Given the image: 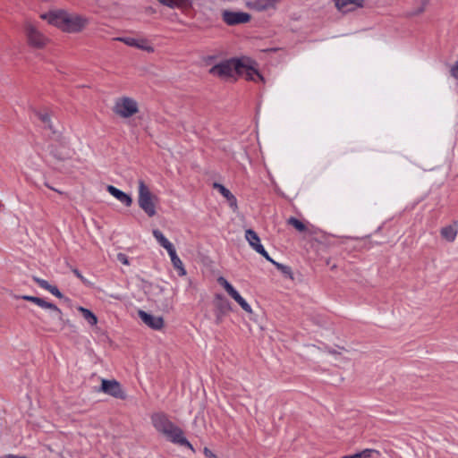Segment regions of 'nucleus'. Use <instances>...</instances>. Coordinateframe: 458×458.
I'll return each mask as SVG.
<instances>
[{
    "instance_id": "1",
    "label": "nucleus",
    "mask_w": 458,
    "mask_h": 458,
    "mask_svg": "<svg viewBox=\"0 0 458 458\" xmlns=\"http://www.w3.org/2000/svg\"><path fill=\"white\" fill-rule=\"evenodd\" d=\"M40 18L67 33L81 32L89 24V20L85 16L64 10L50 11L42 13Z\"/></svg>"
},
{
    "instance_id": "2",
    "label": "nucleus",
    "mask_w": 458,
    "mask_h": 458,
    "mask_svg": "<svg viewBox=\"0 0 458 458\" xmlns=\"http://www.w3.org/2000/svg\"><path fill=\"white\" fill-rule=\"evenodd\" d=\"M151 421L154 428L168 440L193 450L191 444L183 437L182 430L175 426L165 413L157 412L153 414Z\"/></svg>"
},
{
    "instance_id": "3",
    "label": "nucleus",
    "mask_w": 458,
    "mask_h": 458,
    "mask_svg": "<svg viewBox=\"0 0 458 458\" xmlns=\"http://www.w3.org/2000/svg\"><path fill=\"white\" fill-rule=\"evenodd\" d=\"M36 116L43 124V129L48 131L47 137L50 141H56L61 147H67V138L62 133L58 124H55L52 119L51 113L47 109L34 111Z\"/></svg>"
},
{
    "instance_id": "4",
    "label": "nucleus",
    "mask_w": 458,
    "mask_h": 458,
    "mask_svg": "<svg viewBox=\"0 0 458 458\" xmlns=\"http://www.w3.org/2000/svg\"><path fill=\"white\" fill-rule=\"evenodd\" d=\"M157 202V196L152 193V191L143 180H139L138 204L139 207L147 214L148 216L152 217L157 214L156 206Z\"/></svg>"
},
{
    "instance_id": "5",
    "label": "nucleus",
    "mask_w": 458,
    "mask_h": 458,
    "mask_svg": "<svg viewBox=\"0 0 458 458\" xmlns=\"http://www.w3.org/2000/svg\"><path fill=\"white\" fill-rule=\"evenodd\" d=\"M242 60L232 58L223 61L209 69V73L226 80L234 77L241 71Z\"/></svg>"
},
{
    "instance_id": "6",
    "label": "nucleus",
    "mask_w": 458,
    "mask_h": 458,
    "mask_svg": "<svg viewBox=\"0 0 458 458\" xmlns=\"http://www.w3.org/2000/svg\"><path fill=\"white\" fill-rule=\"evenodd\" d=\"M113 111L122 118H130L139 112V106L133 98L122 97L115 100Z\"/></svg>"
},
{
    "instance_id": "7",
    "label": "nucleus",
    "mask_w": 458,
    "mask_h": 458,
    "mask_svg": "<svg viewBox=\"0 0 458 458\" xmlns=\"http://www.w3.org/2000/svg\"><path fill=\"white\" fill-rule=\"evenodd\" d=\"M28 44L35 48H43L49 39L31 22L27 21L24 26Z\"/></svg>"
},
{
    "instance_id": "8",
    "label": "nucleus",
    "mask_w": 458,
    "mask_h": 458,
    "mask_svg": "<svg viewBox=\"0 0 458 458\" xmlns=\"http://www.w3.org/2000/svg\"><path fill=\"white\" fill-rule=\"evenodd\" d=\"M51 312L42 318L44 324V329L48 332H59L62 331L66 324V321L63 318V312L56 306L55 310H49Z\"/></svg>"
},
{
    "instance_id": "9",
    "label": "nucleus",
    "mask_w": 458,
    "mask_h": 458,
    "mask_svg": "<svg viewBox=\"0 0 458 458\" xmlns=\"http://www.w3.org/2000/svg\"><path fill=\"white\" fill-rule=\"evenodd\" d=\"M213 305L215 308V321L216 324L219 325L224 317L231 310V303L224 295L216 293L213 300Z\"/></svg>"
},
{
    "instance_id": "10",
    "label": "nucleus",
    "mask_w": 458,
    "mask_h": 458,
    "mask_svg": "<svg viewBox=\"0 0 458 458\" xmlns=\"http://www.w3.org/2000/svg\"><path fill=\"white\" fill-rule=\"evenodd\" d=\"M217 283L225 288L226 293L241 306V308L248 313H251L252 310L249 303L240 295L233 286L223 276L217 278Z\"/></svg>"
},
{
    "instance_id": "11",
    "label": "nucleus",
    "mask_w": 458,
    "mask_h": 458,
    "mask_svg": "<svg viewBox=\"0 0 458 458\" xmlns=\"http://www.w3.org/2000/svg\"><path fill=\"white\" fill-rule=\"evenodd\" d=\"M101 390L115 398L124 399L125 394L116 380L102 379Z\"/></svg>"
},
{
    "instance_id": "12",
    "label": "nucleus",
    "mask_w": 458,
    "mask_h": 458,
    "mask_svg": "<svg viewBox=\"0 0 458 458\" xmlns=\"http://www.w3.org/2000/svg\"><path fill=\"white\" fill-rule=\"evenodd\" d=\"M50 154L58 160H65L72 157L73 151L70 148L69 140H67V147L64 148L56 141H51L48 146Z\"/></svg>"
},
{
    "instance_id": "13",
    "label": "nucleus",
    "mask_w": 458,
    "mask_h": 458,
    "mask_svg": "<svg viewBox=\"0 0 458 458\" xmlns=\"http://www.w3.org/2000/svg\"><path fill=\"white\" fill-rule=\"evenodd\" d=\"M223 20L228 25H236L248 22L250 20V15L242 12L225 11Z\"/></svg>"
},
{
    "instance_id": "14",
    "label": "nucleus",
    "mask_w": 458,
    "mask_h": 458,
    "mask_svg": "<svg viewBox=\"0 0 458 458\" xmlns=\"http://www.w3.org/2000/svg\"><path fill=\"white\" fill-rule=\"evenodd\" d=\"M140 319L150 328L155 330H160L164 327V319L159 316H153L143 310L138 312Z\"/></svg>"
},
{
    "instance_id": "15",
    "label": "nucleus",
    "mask_w": 458,
    "mask_h": 458,
    "mask_svg": "<svg viewBox=\"0 0 458 458\" xmlns=\"http://www.w3.org/2000/svg\"><path fill=\"white\" fill-rule=\"evenodd\" d=\"M241 71L237 72V75L244 76L246 80L253 81L255 82H265L264 77L255 68L244 64L242 61Z\"/></svg>"
},
{
    "instance_id": "16",
    "label": "nucleus",
    "mask_w": 458,
    "mask_h": 458,
    "mask_svg": "<svg viewBox=\"0 0 458 458\" xmlns=\"http://www.w3.org/2000/svg\"><path fill=\"white\" fill-rule=\"evenodd\" d=\"M335 7L342 13H349L360 8L364 0H334Z\"/></svg>"
},
{
    "instance_id": "17",
    "label": "nucleus",
    "mask_w": 458,
    "mask_h": 458,
    "mask_svg": "<svg viewBox=\"0 0 458 458\" xmlns=\"http://www.w3.org/2000/svg\"><path fill=\"white\" fill-rule=\"evenodd\" d=\"M106 191L126 207H130L132 204L131 197L121 190L115 188L114 186L107 185Z\"/></svg>"
},
{
    "instance_id": "18",
    "label": "nucleus",
    "mask_w": 458,
    "mask_h": 458,
    "mask_svg": "<svg viewBox=\"0 0 458 458\" xmlns=\"http://www.w3.org/2000/svg\"><path fill=\"white\" fill-rule=\"evenodd\" d=\"M213 187L215 189H216L226 199L230 208L235 211L237 209L238 206H237V199L234 197V195L232 194V192L228 189H226L224 185H222L218 182H214Z\"/></svg>"
},
{
    "instance_id": "19",
    "label": "nucleus",
    "mask_w": 458,
    "mask_h": 458,
    "mask_svg": "<svg viewBox=\"0 0 458 458\" xmlns=\"http://www.w3.org/2000/svg\"><path fill=\"white\" fill-rule=\"evenodd\" d=\"M32 280L42 289L48 291L53 295L59 299H63V293L58 290V288L55 285L50 284L47 280L41 279L36 276H32Z\"/></svg>"
},
{
    "instance_id": "20",
    "label": "nucleus",
    "mask_w": 458,
    "mask_h": 458,
    "mask_svg": "<svg viewBox=\"0 0 458 458\" xmlns=\"http://www.w3.org/2000/svg\"><path fill=\"white\" fill-rule=\"evenodd\" d=\"M14 298H16V299H22V300L33 302L36 305H38V306H39V307H41L43 309H47V310H55L56 309V305L55 304L48 302V301H47L44 299L39 298V297L30 296V295H21V296L15 295Z\"/></svg>"
},
{
    "instance_id": "21",
    "label": "nucleus",
    "mask_w": 458,
    "mask_h": 458,
    "mask_svg": "<svg viewBox=\"0 0 458 458\" xmlns=\"http://www.w3.org/2000/svg\"><path fill=\"white\" fill-rule=\"evenodd\" d=\"M167 252L171 258V262H172L174 267L178 270V275L181 276H185L186 270L183 267L182 260L177 256L175 249L174 248V249H172V250H169Z\"/></svg>"
},
{
    "instance_id": "22",
    "label": "nucleus",
    "mask_w": 458,
    "mask_h": 458,
    "mask_svg": "<svg viewBox=\"0 0 458 458\" xmlns=\"http://www.w3.org/2000/svg\"><path fill=\"white\" fill-rule=\"evenodd\" d=\"M153 236L157 241V242L167 251L172 250L174 249V245L165 237V235L158 229H154Z\"/></svg>"
},
{
    "instance_id": "23",
    "label": "nucleus",
    "mask_w": 458,
    "mask_h": 458,
    "mask_svg": "<svg viewBox=\"0 0 458 458\" xmlns=\"http://www.w3.org/2000/svg\"><path fill=\"white\" fill-rule=\"evenodd\" d=\"M77 310L81 313L83 318L89 326L93 327L98 324V318L91 310L81 306L78 307Z\"/></svg>"
},
{
    "instance_id": "24",
    "label": "nucleus",
    "mask_w": 458,
    "mask_h": 458,
    "mask_svg": "<svg viewBox=\"0 0 458 458\" xmlns=\"http://www.w3.org/2000/svg\"><path fill=\"white\" fill-rule=\"evenodd\" d=\"M441 235L448 242H454L457 235V228L454 225H448L441 229Z\"/></svg>"
},
{
    "instance_id": "25",
    "label": "nucleus",
    "mask_w": 458,
    "mask_h": 458,
    "mask_svg": "<svg viewBox=\"0 0 458 458\" xmlns=\"http://www.w3.org/2000/svg\"><path fill=\"white\" fill-rule=\"evenodd\" d=\"M245 238L250 243V245L256 250L258 245H262L260 243V239L256 232L251 229H248L245 232Z\"/></svg>"
},
{
    "instance_id": "26",
    "label": "nucleus",
    "mask_w": 458,
    "mask_h": 458,
    "mask_svg": "<svg viewBox=\"0 0 458 458\" xmlns=\"http://www.w3.org/2000/svg\"><path fill=\"white\" fill-rule=\"evenodd\" d=\"M160 4L174 8V7H182L190 3V0H157Z\"/></svg>"
},
{
    "instance_id": "27",
    "label": "nucleus",
    "mask_w": 458,
    "mask_h": 458,
    "mask_svg": "<svg viewBox=\"0 0 458 458\" xmlns=\"http://www.w3.org/2000/svg\"><path fill=\"white\" fill-rule=\"evenodd\" d=\"M373 454H378V452L374 449H365L360 453L346 455L342 458H370Z\"/></svg>"
},
{
    "instance_id": "28",
    "label": "nucleus",
    "mask_w": 458,
    "mask_h": 458,
    "mask_svg": "<svg viewBox=\"0 0 458 458\" xmlns=\"http://www.w3.org/2000/svg\"><path fill=\"white\" fill-rule=\"evenodd\" d=\"M287 223L288 225H293L299 232H304L306 230V225L301 221L295 217H290L287 220Z\"/></svg>"
},
{
    "instance_id": "29",
    "label": "nucleus",
    "mask_w": 458,
    "mask_h": 458,
    "mask_svg": "<svg viewBox=\"0 0 458 458\" xmlns=\"http://www.w3.org/2000/svg\"><path fill=\"white\" fill-rule=\"evenodd\" d=\"M136 48L147 51L148 53L154 52V47L148 45V40L145 38L138 39Z\"/></svg>"
},
{
    "instance_id": "30",
    "label": "nucleus",
    "mask_w": 458,
    "mask_h": 458,
    "mask_svg": "<svg viewBox=\"0 0 458 458\" xmlns=\"http://www.w3.org/2000/svg\"><path fill=\"white\" fill-rule=\"evenodd\" d=\"M114 40H117V41H120V42H123L124 44H126L127 46H130V47H136V44H137V41L138 39L136 38H123V37H118V38H114Z\"/></svg>"
},
{
    "instance_id": "31",
    "label": "nucleus",
    "mask_w": 458,
    "mask_h": 458,
    "mask_svg": "<svg viewBox=\"0 0 458 458\" xmlns=\"http://www.w3.org/2000/svg\"><path fill=\"white\" fill-rule=\"evenodd\" d=\"M272 263L284 275H287L292 277V269L290 267L277 263L276 261H272Z\"/></svg>"
},
{
    "instance_id": "32",
    "label": "nucleus",
    "mask_w": 458,
    "mask_h": 458,
    "mask_svg": "<svg viewBox=\"0 0 458 458\" xmlns=\"http://www.w3.org/2000/svg\"><path fill=\"white\" fill-rule=\"evenodd\" d=\"M270 4V0H257L254 3L255 7L259 11L267 9Z\"/></svg>"
},
{
    "instance_id": "33",
    "label": "nucleus",
    "mask_w": 458,
    "mask_h": 458,
    "mask_svg": "<svg viewBox=\"0 0 458 458\" xmlns=\"http://www.w3.org/2000/svg\"><path fill=\"white\" fill-rule=\"evenodd\" d=\"M256 251L258 253H259L261 256H263L267 260L270 261L271 263H272V261H274L270 258V256L268 255L267 250L264 249L263 245H258L257 248H256Z\"/></svg>"
},
{
    "instance_id": "34",
    "label": "nucleus",
    "mask_w": 458,
    "mask_h": 458,
    "mask_svg": "<svg viewBox=\"0 0 458 458\" xmlns=\"http://www.w3.org/2000/svg\"><path fill=\"white\" fill-rule=\"evenodd\" d=\"M117 260L123 263V265H129L128 257L123 253L117 254Z\"/></svg>"
},
{
    "instance_id": "35",
    "label": "nucleus",
    "mask_w": 458,
    "mask_h": 458,
    "mask_svg": "<svg viewBox=\"0 0 458 458\" xmlns=\"http://www.w3.org/2000/svg\"><path fill=\"white\" fill-rule=\"evenodd\" d=\"M451 74L453 77L458 80V60L455 62L454 66L451 68Z\"/></svg>"
},
{
    "instance_id": "36",
    "label": "nucleus",
    "mask_w": 458,
    "mask_h": 458,
    "mask_svg": "<svg viewBox=\"0 0 458 458\" xmlns=\"http://www.w3.org/2000/svg\"><path fill=\"white\" fill-rule=\"evenodd\" d=\"M203 453L207 458H218L210 449L205 447Z\"/></svg>"
},
{
    "instance_id": "37",
    "label": "nucleus",
    "mask_w": 458,
    "mask_h": 458,
    "mask_svg": "<svg viewBox=\"0 0 458 458\" xmlns=\"http://www.w3.org/2000/svg\"><path fill=\"white\" fill-rule=\"evenodd\" d=\"M73 274L78 277L80 278L81 281H85L83 276L81 274V272L77 269V268H72V269Z\"/></svg>"
},
{
    "instance_id": "38",
    "label": "nucleus",
    "mask_w": 458,
    "mask_h": 458,
    "mask_svg": "<svg viewBox=\"0 0 458 458\" xmlns=\"http://www.w3.org/2000/svg\"><path fill=\"white\" fill-rule=\"evenodd\" d=\"M45 185H46L47 188H49L50 190H52V191H55L58 192L59 194H64V192H63V191H59V190H57V189H55L54 187L50 186L47 182H45Z\"/></svg>"
},
{
    "instance_id": "39",
    "label": "nucleus",
    "mask_w": 458,
    "mask_h": 458,
    "mask_svg": "<svg viewBox=\"0 0 458 458\" xmlns=\"http://www.w3.org/2000/svg\"><path fill=\"white\" fill-rule=\"evenodd\" d=\"M426 4H427V0L425 1L423 6L421 8H420L415 13L419 14V13H422L424 11V6Z\"/></svg>"
},
{
    "instance_id": "40",
    "label": "nucleus",
    "mask_w": 458,
    "mask_h": 458,
    "mask_svg": "<svg viewBox=\"0 0 458 458\" xmlns=\"http://www.w3.org/2000/svg\"><path fill=\"white\" fill-rule=\"evenodd\" d=\"M328 352L331 353V354H339L340 352H338L337 351L334 350V349H328Z\"/></svg>"
}]
</instances>
